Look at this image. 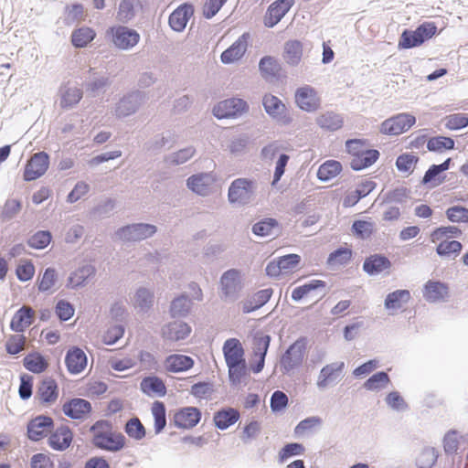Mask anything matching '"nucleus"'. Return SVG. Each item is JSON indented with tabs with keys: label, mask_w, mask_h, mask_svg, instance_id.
<instances>
[{
	"label": "nucleus",
	"mask_w": 468,
	"mask_h": 468,
	"mask_svg": "<svg viewBox=\"0 0 468 468\" xmlns=\"http://www.w3.org/2000/svg\"><path fill=\"white\" fill-rule=\"evenodd\" d=\"M93 444L101 450L116 452L124 448L126 438L120 432L112 431L111 424L106 420L97 421L92 425Z\"/></svg>",
	"instance_id": "1"
},
{
	"label": "nucleus",
	"mask_w": 468,
	"mask_h": 468,
	"mask_svg": "<svg viewBox=\"0 0 468 468\" xmlns=\"http://www.w3.org/2000/svg\"><path fill=\"white\" fill-rule=\"evenodd\" d=\"M346 147L352 155L350 166L356 171L371 166L379 157L378 151L369 149V144L362 139L347 140Z\"/></svg>",
	"instance_id": "2"
},
{
	"label": "nucleus",
	"mask_w": 468,
	"mask_h": 468,
	"mask_svg": "<svg viewBox=\"0 0 468 468\" xmlns=\"http://www.w3.org/2000/svg\"><path fill=\"white\" fill-rule=\"evenodd\" d=\"M257 193V182L253 179L239 177L231 182L228 190V200L235 207L251 204Z\"/></svg>",
	"instance_id": "3"
},
{
	"label": "nucleus",
	"mask_w": 468,
	"mask_h": 468,
	"mask_svg": "<svg viewBox=\"0 0 468 468\" xmlns=\"http://www.w3.org/2000/svg\"><path fill=\"white\" fill-rule=\"evenodd\" d=\"M105 36L115 48L122 51L133 49L141 39L140 34L135 29L123 25L110 27Z\"/></svg>",
	"instance_id": "4"
},
{
	"label": "nucleus",
	"mask_w": 468,
	"mask_h": 468,
	"mask_svg": "<svg viewBox=\"0 0 468 468\" xmlns=\"http://www.w3.org/2000/svg\"><path fill=\"white\" fill-rule=\"evenodd\" d=\"M262 104L266 113L280 126H290L292 123V113L277 97L266 94Z\"/></svg>",
	"instance_id": "5"
},
{
	"label": "nucleus",
	"mask_w": 468,
	"mask_h": 468,
	"mask_svg": "<svg viewBox=\"0 0 468 468\" xmlns=\"http://www.w3.org/2000/svg\"><path fill=\"white\" fill-rule=\"evenodd\" d=\"M345 367L343 361H335L324 365L317 375L316 388L324 391L337 385L344 378Z\"/></svg>",
	"instance_id": "6"
},
{
	"label": "nucleus",
	"mask_w": 468,
	"mask_h": 468,
	"mask_svg": "<svg viewBox=\"0 0 468 468\" xmlns=\"http://www.w3.org/2000/svg\"><path fill=\"white\" fill-rule=\"evenodd\" d=\"M306 348L307 340L305 337H300L288 347L281 358V369L283 373H290L302 365Z\"/></svg>",
	"instance_id": "7"
},
{
	"label": "nucleus",
	"mask_w": 468,
	"mask_h": 468,
	"mask_svg": "<svg viewBox=\"0 0 468 468\" xmlns=\"http://www.w3.org/2000/svg\"><path fill=\"white\" fill-rule=\"evenodd\" d=\"M157 229L153 224L136 223L119 229L115 235L123 241H141L155 234Z\"/></svg>",
	"instance_id": "8"
},
{
	"label": "nucleus",
	"mask_w": 468,
	"mask_h": 468,
	"mask_svg": "<svg viewBox=\"0 0 468 468\" xmlns=\"http://www.w3.org/2000/svg\"><path fill=\"white\" fill-rule=\"evenodd\" d=\"M242 288L241 273L236 269L225 271L220 278V290L224 300L235 301Z\"/></svg>",
	"instance_id": "9"
},
{
	"label": "nucleus",
	"mask_w": 468,
	"mask_h": 468,
	"mask_svg": "<svg viewBox=\"0 0 468 468\" xmlns=\"http://www.w3.org/2000/svg\"><path fill=\"white\" fill-rule=\"evenodd\" d=\"M143 94L137 90L128 92L119 100L114 108L115 116L126 118L135 113L144 102Z\"/></svg>",
	"instance_id": "10"
},
{
	"label": "nucleus",
	"mask_w": 468,
	"mask_h": 468,
	"mask_svg": "<svg viewBox=\"0 0 468 468\" xmlns=\"http://www.w3.org/2000/svg\"><path fill=\"white\" fill-rule=\"evenodd\" d=\"M416 118L409 113H399L381 123L380 131L388 135H399L407 132L414 123Z\"/></svg>",
	"instance_id": "11"
},
{
	"label": "nucleus",
	"mask_w": 468,
	"mask_h": 468,
	"mask_svg": "<svg viewBox=\"0 0 468 468\" xmlns=\"http://www.w3.org/2000/svg\"><path fill=\"white\" fill-rule=\"evenodd\" d=\"M248 109L246 101L231 98L219 101L213 108V114L218 119L233 118L241 115Z\"/></svg>",
	"instance_id": "12"
},
{
	"label": "nucleus",
	"mask_w": 468,
	"mask_h": 468,
	"mask_svg": "<svg viewBox=\"0 0 468 468\" xmlns=\"http://www.w3.org/2000/svg\"><path fill=\"white\" fill-rule=\"evenodd\" d=\"M48 165L49 156L47 153L39 152L34 154L25 167L24 179L26 181L37 179L46 173Z\"/></svg>",
	"instance_id": "13"
},
{
	"label": "nucleus",
	"mask_w": 468,
	"mask_h": 468,
	"mask_svg": "<svg viewBox=\"0 0 468 468\" xmlns=\"http://www.w3.org/2000/svg\"><path fill=\"white\" fill-rule=\"evenodd\" d=\"M216 176L212 173H199L191 176L186 180V186L195 194L202 197L212 192Z\"/></svg>",
	"instance_id": "14"
},
{
	"label": "nucleus",
	"mask_w": 468,
	"mask_h": 468,
	"mask_svg": "<svg viewBox=\"0 0 468 468\" xmlns=\"http://www.w3.org/2000/svg\"><path fill=\"white\" fill-rule=\"evenodd\" d=\"M53 420L50 417L39 415L27 424V436L31 441H39L51 431Z\"/></svg>",
	"instance_id": "15"
},
{
	"label": "nucleus",
	"mask_w": 468,
	"mask_h": 468,
	"mask_svg": "<svg viewBox=\"0 0 468 468\" xmlns=\"http://www.w3.org/2000/svg\"><path fill=\"white\" fill-rule=\"evenodd\" d=\"M292 5V0H276L267 9L264 16V25L273 27L286 15Z\"/></svg>",
	"instance_id": "16"
},
{
	"label": "nucleus",
	"mask_w": 468,
	"mask_h": 468,
	"mask_svg": "<svg viewBox=\"0 0 468 468\" xmlns=\"http://www.w3.org/2000/svg\"><path fill=\"white\" fill-rule=\"evenodd\" d=\"M249 34H242L229 48L221 53L220 60L223 64H231L239 60L248 48Z\"/></svg>",
	"instance_id": "17"
},
{
	"label": "nucleus",
	"mask_w": 468,
	"mask_h": 468,
	"mask_svg": "<svg viewBox=\"0 0 468 468\" xmlns=\"http://www.w3.org/2000/svg\"><path fill=\"white\" fill-rule=\"evenodd\" d=\"M191 333V327L185 322L174 321L162 327V337L168 341H180L186 339Z\"/></svg>",
	"instance_id": "18"
},
{
	"label": "nucleus",
	"mask_w": 468,
	"mask_h": 468,
	"mask_svg": "<svg viewBox=\"0 0 468 468\" xmlns=\"http://www.w3.org/2000/svg\"><path fill=\"white\" fill-rule=\"evenodd\" d=\"M200 419L201 412L197 408L186 407L176 412L174 423L177 428L191 429L199 422Z\"/></svg>",
	"instance_id": "19"
},
{
	"label": "nucleus",
	"mask_w": 468,
	"mask_h": 468,
	"mask_svg": "<svg viewBox=\"0 0 468 468\" xmlns=\"http://www.w3.org/2000/svg\"><path fill=\"white\" fill-rule=\"evenodd\" d=\"M194 13L193 6L188 4H183L172 12L169 16V26L176 32H182Z\"/></svg>",
	"instance_id": "20"
},
{
	"label": "nucleus",
	"mask_w": 468,
	"mask_h": 468,
	"mask_svg": "<svg viewBox=\"0 0 468 468\" xmlns=\"http://www.w3.org/2000/svg\"><path fill=\"white\" fill-rule=\"evenodd\" d=\"M95 273L96 268L93 265L84 264L70 272L66 286L70 289L83 287Z\"/></svg>",
	"instance_id": "21"
},
{
	"label": "nucleus",
	"mask_w": 468,
	"mask_h": 468,
	"mask_svg": "<svg viewBox=\"0 0 468 468\" xmlns=\"http://www.w3.org/2000/svg\"><path fill=\"white\" fill-rule=\"evenodd\" d=\"M449 296V288L447 284L428 281L423 288V297L430 303L444 302Z\"/></svg>",
	"instance_id": "22"
},
{
	"label": "nucleus",
	"mask_w": 468,
	"mask_h": 468,
	"mask_svg": "<svg viewBox=\"0 0 468 468\" xmlns=\"http://www.w3.org/2000/svg\"><path fill=\"white\" fill-rule=\"evenodd\" d=\"M33 309L24 305L15 313L10 323V328L14 332L22 333L33 324Z\"/></svg>",
	"instance_id": "23"
},
{
	"label": "nucleus",
	"mask_w": 468,
	"mask_h": 468,
	"mask_svg": "<svg viewBox=\"0 0 468 468\" xmlns=\"http://www.w3.org/2000/svg\"><path fill=\"white\" fill-rule=\"evenodd\" d=\"M295 101L300 109L309 112L316 111L321 103L315 90H297Z\"/></svg>",
	"instance_id": "24"
},
{
	"label": "nucleus",
	"mask_w": 468,
	"mask_h": 468,
	"mask_svg": "<svg viewBox=\"0 0 468 468\" xmlns=\"http://www.w3.org/2000/svg\"><path fill=\"white\" fill-rule=\"evenodd\" d=\"M65 363L69 373L79 374L87 366L86 354L79 347L70 348L67 352Z\"/></svg>",
	"instance_id": "25"
},
{
	"label": "nucleus",
	"mask_w": 468,
	"mask_h": 468,
	"mask_svg": "<svg viewBox=\"0 0 468 468\" xmlns=\"http://www.w3.org/2000/svg\"><path fill=\"white\" fill-rule=\"evenodd\" d=\"M91 410L90 403L83 399H73L63 405V412L71 419L80 420L85 418Z\"/></svg>",
	"instance_id": "26"
},
{
	"label": "nucleus",
	"mask_w": 468,
	"mask_h": 468,
	"mask_svg": "<svg viewBox=\"0 0 468 468\" xmlns=\"http://www.w3.org/2000/svg\"><path fill=\"white\" fill-rule=\"evenodd\" d=\"M223 354L226 364L244 361V349L240 341L237 338H229L225 341Z\"/></svg>",
	"instance_id": "27"
},
{
	"label": "nucleus",
	"mask_w": 468,
	"mask_h": 468,
	"mask_svg": "<svg viewBox=\"0 0 468 468\" xmlns=\"http://www.w3.org/2000/svg\"><path fill=\"white\" fill-rule=\"evenodd\" d=\"M154 298V292L151 289L139 287L132 298V303L139 312L146 313L152 308Z\"/></svg>",
	"instance_id": "28"
},
{
	"label": "nucleus",
	"mask_w": 468,
	"mask_h": 468,
	"mask_svg": "<svg viewBox=\"0 0 468 468\" xmlns=\"http://www.w3.org/2000/svg\"><path fill=\"white\" fill-rule=\"evenodd\" d=\"M390 266L391 262L387 257L374 254L365 260L363 270L368 275L374 276L389 269Z\"/></svg>",
	"instance_id": "29"
},
{
	"label": "nucleus",
	"mask_w": 468,
	"mask_h": 468,
	"mask_svg": "<svg viewBox=\"0 0 468 468\" xmlns=\"http://www.w3.org/2000/svg\"><path fill=\"white\" fill-rule=\"evenodd\" d=\"M315 122L321 129L328 132H335L344 125L343 116L334 112H325L318 115Z\"/></svg>",
	"instance_id": "30"
},
{
	"label": "nucleus",
	"mask_w": 468,
	"mask_h": 468,
	"mask_svg": "<svg viewBox=\"0 0 468 468\" xmlns=\"http://www.w3.org/2000/svg\"><path fill=\"white\" fill-rule=\"evenodd\" d=\"M280 230L281 228L279 222L275 218H263L253 224L251 228L252 233L261 238L278 236Z\"/></svg>",
	"instance_id": "31"
},
{
	"label": "nucleus",
	"mask_w": 468,
	"mask_h": 468,
	"mask_svg": "<svg viewBox=\"0 0 468 468\" xmlns=\"http://www.w3.org/2000/svg\"><path fill=\"white\" fill-rule=\"evenodd\" d=\"M410 300V292L409 290H396L388 293L385 299L384 306L391 314L401 309L404 304Z\"/></svg>",
	"instance_id": "32"
},
{
	"label": "nucleus",
	"mask_w": 468,
	"mask_h": 468,
	"mask_svg": "<svg viewBox=\"0 0 468 468\" xmlns=\"http://www.w3.org/2000/svg\"><path fill=\"white\" fill-rule=\"evenodd\" d=\"M194 366V360L185 355H170L165 360V367L169 372H183Z\"/></svg>",
	"instance_id": "33"
},
{
	"label": "nucleus",
	"mask_w": 468,
	"mask_h": 468,
	"mask_svg": "<svg viewBox=\"0 0 468 468\" xmlns=\"http://www.w3.org/2000/svg\"><path fill=\"white\" fill-rule=\"evenodd\" d=\"M72 441V433L68 427H60L57 429L49 437V446L57 451L67 449Z\"/></svg>",
	"instance_id": "34"
},
{
	"label": "nucleus",
	"mask_w": 468,
	"mask_h": 468,
	"mask_svg": "<svg viewBox=\"0 0 468 468\" xmlns=\"http://www.w3.org/2000/svg\"><path fill=\"white\" fill-rule=\"evenodd\" d=\"M272 289L267 288L255 292L250 299L245 301L242 305L243 313L249 314L263 306L271 297Z\"/></svg>",
	"instance_id": "35"
},
{
	"label": "nucleus",
	"mask_w": 468,
	"mask_h": 468,
	"mask_svg": "<svg viewBox=\"0 0 468 468\" xmlns=\"http://www.w3.org/2000/svg\"><path fill=\"white\" fill-rule=\"evenodd\" d=\"M58 283V272L56 269L48 267L43 274H39L37 280V289L40 292H54Z\"/></svg>",
	"instance_id": "36"
},
{
	"label": "nucleus",
	"mask_w": 468,
	"mask_h": 468,
	"mask_svg": "<svg viewBox=\"0 0 468 468\" xmlns=\"http://www.w3.org/2000/svg\"><path fill=\"white\" fill-rule=\"evenodd\" d=\"M451 159L448 158L441 165H431L425 173L422 178V184L430 185L432 187L440 186L443 182V178L440 177V174L448 170Z\"/></svg>",
	"instance_id": "37"
},
{
	"label": "nucleus",
	"mask_w": 468,
	"mask_h": 468,
	"mask_svg": "<svg viewBox=\"0 0 468 468\" xmlns=\"http://www.w3.org/2000/svg\"><path fill=\"white\" fill-rule=\"evenodd\" d=\"M239 419V412L233 408L221 410L216 412L213 418L216 427L219 430L228 429L229 426L237 422Z\"/></svg>",
	"instance_id": "38"
},
{
	"label": "nucleus",
	"mask_w": 468,
	"mask_h": 468,
	"mask_svg": "<svg viewBox=\"0 0 468 468\" xmlns=\"http://www.w3.org/2000/svg\"><path fill=\"white\" fill-rule=\"evenodd\" d=\"M37 396L43 403H53L58 396V386L51 378L44 379L38 386Z\"/></svg>",
	"instance_id": "39"
},
{
	"label": "nucleus",
	"mask_w": 468,
	"mask_h": 468,
	"mask_svg": "<svg viewBox=\"0 0 468 468\" xmlns=\"http://www.w3.org/2000/svg\"><path fill=\"white\" fill-rule=\"evenodd\" d=\"M323 425V420L319 416H311L301 420L294 428V434L298 437L310 435L318 431Z\"/></svg>",
	"instance_id": "40"
},
{
	"label": "nucleus",
	"mask_w": 468,
	"mask_h": 468,
	"mask_svg": "<svg viewBox=\"0 0 468 468\" xmlns=\"http://www.w3.org/2000/svg\"><path fill=\"white\" fill-rule=\"evenodd\" d=\"M303 56V44L299 40H289L284 44V59L287 64L296 66Z\"/></svg>",
	"instance_id": "41"
},
{
	"label": "nucleus",
	"mask_w": 468,
	"mask_h": 468,
	"mask_svg": "<svg viewBox=\"0 0 468 468\" xmlns=\"http://www.w3.org/2000/svg\"><path fill=\"white\" fill-rule=\"evenodd\" d=\"M141 389L148 396H164L166 391L164 382L157 377L144 378L141 382Z\"/></svg>",
	"instance_id": "42"
},
{
	"label": "nucleus",
	"mask_w": 468,
	"mask_h": 468,
	"mask_svg": "<svg viewBox=\"0 0 468 468\" xmlns=\"http://www.w3.org/2000/svg\"><path fill=\"white\" fill-rule=\"evenodd\" d=\"M191 300L186 294H181L171 302L170 314L174 318L186 317L191 310Z\"/></svg>",
	"instance_id": "43"
},
{
	"label": "nucleus",
	"mask_w": 468,
	"mask_h": 468,
	"mask_svg": "<svg viewBox=\"0 0 468 468\" xmlns=\"http://www.w3.org/2000/svg\"><path fill=\"white\" fill-rule=\"evenodd\" d=\"M96 37L95 31L88 27H82L72 32L71 42L76 48H84Z\"/></svg>",
	"instance_id": "44"
},
{
	"label": "nucleus",
	"mask_w": 468,
	"mask_h": 468,
	"mask_svg": "<svg viewBox=\"0 0 468 468\" xmlns=\"http://www.w3.org/2000/svg\"><path fill=\"white\" fill-rule=\"evenodd\" d=\"M342 170V165L338 161L328 160L320 165L317 171V177L321 181H328L335 177Z\"/></svg>",
	"instance_id": "45"
},
{
	"label": "nucleus",
	"mask_w": 468,
	"mask_h": 468,
	"mask_svg": "<svg viewBox=\"0 0 468 468\" xmlns=\"http://www.w3.org/2000/svg\"><path fill=\"white\" fill-rule=\"evenodd\" d=\"M325 286L326 284L324 281L312 280L308 283L294 288L292 292V299L294 302H299L311 292L318 289H324Z\"/></svg>",
	"instance_id": "46"
},
{
	"label": "nucleus",
	"mask_w": 468,
	"mask_h": 468,
	"mask_svg": "<svg viewBox=\"0 0 468 468\" xmlns=\"http://www.w3.org/2000/svg\"><path fill=\"white\" fill-rule=\"evenodd\" d=\"M229 368V378L232 385H239L248 375L246 360L227 364Z\"/></svg>",
	"instance_id": "47"
},
{
	"label": "nucleus",
	"mask_w": 468,
	"mask_h": 468,
	"mask_svg": "<svg viewBox=\"0 0 468 468\" xmlns=\"http://www.w3.org/2000/svg\"><path fill=\"white\" fill-rule=\"evenodd\" d=\"M24 367L33 373H41L48 367V362L40 354L32 353L25 356Z\"/></svg>",
	"instance_id": "48"
},
{
	"label": "nucleus",
	"mask_w": 468,
	"mask_h": 468,
	"mask_svg": "<svg viewBox=\"0 0 468 468\" xmlns=\"http://www.w3.org/2000/svg\"><path fill=\"white\" fill-rule=\"evenodd\" d=\"M376 225L370 220H356L352 225L353 234L361 239H367L374 233Z\"/></svg>",
	"instance_id": "49"
},
{
	"label": "nucleus",
	"mask_w": 468,
	"mask_h": 468,
	"mask_svg": "<svg viewBox=\"0 0 468 468\" xmlns=\"http://www.w3.org/2000/svg\"><path fill=\"white\" fill-rule=\"evenodd\" d=\"M196 154L194 146H187L180 149L177 152L172 153L165 157L166 163L169 165H178L185 164L191 159Z\"/></svg>",
	"instance_id": "50"
},
{
	"label": "nucleus",
	"mask_w": 468,
	"mask_h": 468,
	"mask_svg": "<svg viewBox=\"0 0 468 468\" xmlns=\"http://www.w3.org/2000/svg\"><path fill=\"white\" fill-rule=\"evenodd\" d=\"M22 204L18 199L8 198L0 210V218L3 221L13 219L21 211Z\"/></svg>",
	"instance_id": "51"
},
{
	"label": "nucleus",
	"mask_w": 468,
	"mask_h": 468,
	"mask_svg": "<svg viewBox=\"0 0 468 468\" xmlns=\"http://www.w3.org/2000/svg\"><path fill=\"white\" fill-rule=\"evenodd\" d=\"M152 414L154 419V432L159 434L166 425L165 408L164 403L155 401L152 406Z\"/></svg>",
	"instance_id": "52"
},
{
	"label": "nucleus",
	"mask_w": 468,
	"mask_h": 468,
	"mask_svg": "<svg viewBox=\"0 0 468 468\" xmlns=\"http://www.w3.org/2000/svg\"><path fill=\"white\" fill-rule=\"evenodd\" d=\"M389 381V377L386 372H378L364 383V388L367 390L376 391L385 388Z\"/></svg>",
	"instance_id": "53"
},
{
	"label": "nucleus",
	"mask_w": 468,
	"mask_h": 468,
	"mask_svg": "<svg viewBox=\"0 0 468 468\" xmlns=\"http://www.w3.org/2000/svg\"><path fill=\"white\" fill-rule=\"evenodd\" d=\"M261 72L265 77H274L280 71V64L278 60L271 56L263 57L259 63Z\"/></svg>",
	"instance_id": "54"
},
{
	"label": "nucleus",
	"mask_w": 468,
	"mask_h": 468,
	"mask_svg": "<svg viewBox=\"0 0 468 468\" xmlns=\"http://www.w3.org/2000/svg\"><path fill=\"white\" fill-rule=\"evenodd\" d=\"M124 431L130 438L136 441L145 437V429L138 418L130 419L124 427Z\"/></svg>",
	"instance_id": "55"
},
{
	"label": "nucleus",
	"mask_w": 468,
	"mask_h": 468,
	"mask_svg": "<svg viewBox=\"0 0 468 468\" xmlns=\"http://www.w3.org/2000/svg\"><path fill=\"white\" fill-rule=\"evenodd\" d=\"M421 39L417 30L405 29L399 38V48H412L420 46Z\"/></svg>",
	"instance_id": "56"
},
{
	"label": "nucleus",
	"mask_w": 468,
	"mask_h": 468,
	"mask_svg": "<svg viewBox=\"0 0 468 468\" xmlns=\"http://www.w3.org/2000/svg\"><path fill=\"white\" fill-rule=\"evenodd\" d=\"M454 147V141L450 137L437 136L428 141L427 148L430 151L441 152Z\"/></svg>",
	"instance_id": "57"
},
{
	"label": "nucleus",
	"mask_w": 468,
	"mask_h": 468,
	"mask_svg": "<svg viewBox=\"0 0 468 468\" xmlns=\"http://www.w3.org/2000/svg\"><path fill=\"white\" fill-rule=\"evenodd\" d=\"M134 16L133 2L132 0H122L117 12V19L122 23H128Z\"/></svg>",
	"instance_id": "58"
},
{
	"label": "nucleus",
	"mask_w": 468,
	"mask_h": 468,
	"mask_svg": "<svg viewBox=\"0 0 468 468\" xmlns=\"http://www.w3.org/2000/svg\"><path fill=\"white\" fill-rule=\"evenodd\" d=\"M271 342V336L264 334H256L254 337V347L253 352L256 357H264L266 356L269 346Z\"/></svg>",
	"instance_id": "59"
},
{
	"label": "nucleus",
	"mask_w": 468,
	"mask_h": 468,
	"mask_svg": "<svg viewBox=\"0 0 468 468\" xmlns=\"http://www.w3.org/2000/svg\"><path fill=\"white\" fill-rule=\"evenodd\" d=\"M437 458L438 453L434 448H425L418 456L416 463L419 468H431Z\"/></svg>",
	"instance_id": "60"
},
{
	"label": "nucleus",
	"mask_w": 468,
	"mask_h": 468,
	"mask_svg": "<svg viewBox=\"0 0 468 468\" xmlns=\"http://www.w3.org/2000/svg\"><path fill=\"white\" fill-rule=\"evenodd\" d=\"M447 218L453 223H468V208L453 206L446 210Z\"/></svg>",
	"instance_id": "61"
},
{
	"label": "nucleus",
	"mask_w": 468,
	"mask_h": 468,
	"mask_svg": "<svg viewBox=\"0 0 468 468\" xmlns=\"http://www.w3.org/2000/svg\"><path fill=\"white\" fill-rule=\"evenodd\" d=\"M82 98L80 90H64L60 95V106L62 108H71L76 105Z\"/></svg>",
	"instance_id": "62"
},
{
	"label": "nucleus",
	"mask_w": 468,
	"mask_h": 468,
	"mask_svg": "<svg viewBox=\"0 0 468 468\" xmlns=\"http://www.w3.org/2000/svg\"><path fill=\"white\" fill-rule=\"evenodd\" d=\"M462 244L461 242L457 241V240H452V241H441L437 249H436V252L440 255V256H451V255H454V256H457L461 250H462Z\"/></svg>",
	"instance_id": "63"
},
{
	"label": "nucleus",
	"mask_w": 468,
	"mask_h": 468,
	"mask_svg": "<svg viewBox=\"0 0 468 468\" xmlns=\"http://www.w3.org/2000/svg\"><path fill=\"white\" fill-rule=\"evenodd\" d=\"M26 337L23 335H12L5 343V350L10 355H16L25 348Z\"/></svg>",
	"instance_id": "64"
}]
</instances>
